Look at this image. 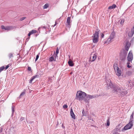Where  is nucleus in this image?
Returning a JSON list of instances; mask_svg holds the SVG:
<instances>
[{
	"mask_svg": "<svg viewBox=\"0 0 134 134\" xmlns=\"http://www.w3.org/2000/svg\"><path fill=\"white\" fill-rule=\"evenodd\" d=\"M39 77V75H35V76H33L31 78V79L29 81V83H31L32 82V81L35 78H38Z\"/></svg>",
	"mask_w": 134,
	"mask_h": 134,
	"instance_id": "nucleus-10",
	"label": "nucleus"
},
{
	"mask_svg": "<svg viewBox=\"0 0 134 134\" xmlns=\"http://www.w3.org/2000/svg\"><path fill=\"white\" fill-rule=\"evenodd\" d=\"M1 28L2 29H5V27L4 26L2 25L1 26Z\"/></svg>",
	"mask_w": 134,
	"mask_h": 134,
	"instance_id": "nucleus-41",
	"label": "nucleus"
},
{
	"mask_svg": "<svg viewBox=\"0 0 134 134\" xmlns=\"http://www.w3.org/2000/svg\"><path fill=\"white\" fill-rule=\"evenodd\" d=\"M9 64H8V65L6 66L5 67V70L7 69L9 67Z\"/></svg>",
	"mask_w": 134,
	"mask_h": 134,
	"instance_id": "nucleus-38",
	"label": "nucleus"
},
{
	"mask_svg": "<svg viewBox=\"0 0 134 134\" xmlns=\"http://www.w3.org/2000/svg\"><path fill=\"white\" fill-rule=\"evenodd\" d=\"M91 117L90 116H88V120H92V121H93V122H94V121L93 120V119H91Z\"/></svg>",
	"mask_w": 134,
	"mask_h": 134,
	"instance_id": "nucleus-39",
	"label": "nucleus"
},
{
	"mask_svg": "<svg viewBox=\"0 0 134 134\" xmlns=\"http://www.w3.org/2000/svg\"><path fill=\"white\" fill-rule=\"evenodd\" d=\"M82 116H86V113L85 112L84 109L82 110Z\"/></svg>",
	"mask_w": 134,
	"mask_h": 134,
	"instance_id": "nucleus-22",
	"label": "nucleus"
},
{
	"mask_svg": "<svg viewBox=\"0 0 134 134\" xmlns=\"http://www.w3.org/2000/svg\"><path fill=\"white\" fill-rule=\"evenodd\" d=\"M43 28H44V29H46V26H43Z\"/></svg>",
	"mask_w": 134,
	"mask_h": 134,
	"instance_id": "nucleus-51",
	"label": "nucleus"
},
{
	"mask_svg": "<svg viewBox=\"0 0 134 134\" xmlns=\"http://www.w3.org/2000/svg\"><path fill=\"white\" fill-rule=\"evenodd\" d=\"M116 7V5L115 4H113L112 6H110L108 7V9H111L115 8Z\"/></svg>",
	"mask_w": 134,
	"mask_h": 134,
	"instance_id": "nucleus-17",
	"label": "nucleus"
},
{
	"mask_svg": "<svg viewBox=\"0 0 134 134\" xmlns=\"http://www.w3.org/2000/svg\"><path fill=\"white\" fill-rule=\"evenodd\" d=\"M117 65L116 64H114V70L115 71L117 69H118L119 68L117 66Z\"/></svg>",
	"mask_w": 134,
	"mask_h": 134,
	"instance_id": "nucleus-23",
	"label": "nucleus"
},
{
	"mask_svg": "<svg viewBox=\"0 0 134 134\" xmlns=\"http://www.w3.org/2000/svg\"><path fill=\"white\" fill-rule=\"evenodd\" d=\"M115 32L113 31L110 34L109 37L112 39L114 38V36H115Z\"/></svg>",
	"mask_w": 134,
	"mask_h": 134,
	"instance_id": "nucleus-19",
	"label": "nucleus"
},
{
	"mask_svg": "<svg viewBox=\"0 0 134 134\" xmlns=\"http://www.w3.org/2000/svg\"><path fill=\"white\" fill-rule=\"evenodd\" d=\"M57 24V23L56 21L55 22V24L54 25V27Z\"/></svg>",
	"mask_w": 134,
	"mask_h": 134,
	"instance_id": "nucleus-48",
	"label": "nucleus"
},
{
	"mask_svg": "<svg viewBox=\"0 0 134 134\" xmlns=\"http://www.w3.org/2000/svg\"><path fill=\"white\" fill-rule=\"evenodd\" d=\"M54 54L53 55V56L54 58H55L56 59V57H58L57 54V56H56V54H55V51H54Z\"/></svg>",
	"mask_w": 134,
	"mask_h": 134,
	"instance_id": "nucleus-33",
	"label": "nucleus"
},
{
	"mask_svg": "<svg viewBox=\"0 0 134 134\" xmlns=\"http://www.w3.org/2000/svg\"><path fill=\"white\" fill-rule=\"evenodd\" d=\"M68 105L66 104H65L63 106V107L64 109H66L68 108Z\"/></svg>",
	"mask_w": 134,
	"mask_h": 134,
	"instance_id": "nucleus-36",
	"label": "nucleus"
},
{
	"mask_svg": "<svg viewBox=\"0 0 134 134\" xmlns=\"http://www.w3.org/2000/svg\"><path fill=\"white\" fill-rule=\"evenodd\" d=\"M131 81H128L127 82V84L129 86L130 85H129L130 83H131Z\"/></svg>",
	"mask_w": 134,
	"mask_h": 134,
	"instance_id": "nucleus-43",
	"label": "nucleus"
},
{
	"mask_svg": "<svg viewBox=\"0 0 134 134\" xmlns=\"http://www.w3.org/2000/svg\"><path fill=\"white\" fill-rule=\"evenodd\" d=\"M25 18H26V17H23L21 18L20 19V20L21 21L23 20H24Z\"/></svg>",
	"mask_w": 134,
	"mask_h": 134,
	"instance_id": "nucleus-37",
	"label": "nucleus"
},
{
	"mask_svg": "<svg viewBox=\"0 0 134 134\" xmlns=\"http://www.w3.org/2000/svg\"><path fill=\"white\" fill-rule=\"evenodd\" d=\"M86 94L85 92L78 91L76 94V98L80 101L83 100L86 96Z\"/></svg>",
	"mask_w": 134,
	"mask_h": 134,
	"instance_id": "nucleus-2",
	"label": "nucleus"
},
{
	"mask_svg": "<svg viewBox=\"0 0 134 134\" xmlns=\"http://www.w3.org/2000/svg\"><path fill=\"white\" fill-rule=\"evenodd\" d=\"M8 56L9 58H10L13 57V54L12 53H10L9 54H8Z\"/></svg>",
	"mask_w": 134,
	"mask_h": 134,
	"instance_id": "nucleus-26",
	"label": "nucleus"
},
{
	"mask_svg": "<svg viewBox=\"0 0 134 134\" xmlns=\"http://www.w3.org/2000/svg\"><path fill=\"white\" fill-rule=\"evenodd\" d=\"M30 38V36H29V37L26 39V40L27 41H28L29 40Z\"/></svg>",
	"mask_w": 134,
	"mask_h": 134,
	"instance_id": "nucleus-46",
	"label": "nucleus"
},
{
	"mask_svg": "<svg viewBox=\"0 0 134 134\" xmlns=\"http://www.w3.org/2000/svg\"><path fill=\"white\" fill-rule=\"evenodd\" d=\"M130 43L129 42H126V45L125 47V49L127 51H128L129 50V48L130 46Z\"/></svg>",
	"mask_w": 134,
	"mask_h": 134,
	"instance_id": "nucleus-8",
	"label": "nucleus"
},
{
	"mask_svg": "<svg viewBox=\"0 0 134 134\" xmlns=\"http://www.w3.org/2000/svg\"><path fill=\"white\" fill-rule=\"evenodd\" d=\"M116 70V75L118 76H120L121 74V70L119 69V68Z\"/></svg>",
	"mask_w": 134,
	"mask_h": 134,
	"instance_id": "nucleus-14",
	"label": "nucleus"
},
{
	"mask_svg": "<svg viewBox=\"0 0 134 134\" xmlns=\"http://www.w3.org/2000/svg\"><path fill=\"white\" fill-rule=\"evenodd\" d=\"M59 52V50L58 49V48H57V49H56V56H57V54H58V53Z\"/></svg>",
	"mask_w": 134,
	"mask_h": 134,
	"instance_id": "nucleus-34",
	"label": "nucleus"
},
{
	"mask_svg": "<svg viewBox=\"0 0 134 134\" xmlns=\"http://www.w3.org/2000/svg\"><path fill=\"white\" fill-rule=\"evenodd\" d=\"M88 96L90 99H92L96 97V96H92L90 95H88Z\"/></svg>",
	"mask_w": 134,
	"mask_h": 134,
	"instance_id": "nucleus-24",
	"label": "nucleus"
},
{
	"mask_svg": "<svg viewBox=\"0 0 134 134\" xmlns=\"http://www.w3.org/2000/svg\"><path fill=\"white\" fill-rule=\"evenodd\" d=\"M134 33V32H133V34Z\"/></svg>",
	"mask_w": 134,
	"mask_h": 134,
	"instance_id": "nucleus-54",
	"label": "nucleus"
},
{
	"mask_svg": "<svg viewBox=\"0 0 134 134\" xmlns=\"http://www.w3.org/2000/svg\"><path fill=\"white\" fill-rule=\"evenodd\" d=\"M127 93V92L126 91L124 90L123 89H121V91L119 92V94L122 96H124ZM121 97L122 96H121Z\"/></svg>",
	"mask_w": 134,
	"mask_h": 134,
	"instance_id": "nucleus-7",
	"label": "nucleus"
},
{
	"mask_svg": "<svg viewBox=\"0 0 134 134\" xmlns=\"http://www.w3.org/2000/svg\"><path fill=\"white\" fill-rule=\"evenodd\" d=\"M25 94V93L24 92H22L20 94V96L19 97V98H21V97L22 96H23Z\"/></svg>",
	"mask_w": 134,
	"mask_h": 134,
	"instance_id": "nucleus-32",
	"label": "nucleus"
},
{
	"mask_svg": "<svg viewBox=\"0 0 134 134\" xmlns=\"http://www.w3.org/2000/svg\"><path fill=\"white\" fill-rule=\"evenodd\" d=\"M109 119H108L107 120V126H108L110 125V122L109 121Z\"/></svg>",
	"mask_w": 134,
	"mask_h": 134,
	"instance_id": "nucleus-30",
	"label": "nucleus"
},
{
	"mask_svg": "<svg viewBox=\"0 0 134 134\" xmlns=\"http://www.w3.org/2000/svg\"><path fill=\"white\" fill-rule=\"evenodd\" d=\"M28 71H30L31 70V68L30 67H28Z\"/></svg>",
	"mask_w": 134,
	"mask_h": 134,
	"instance_id": "nucleus-42",
	"label": "nucleus"
},
{
	"mask_svg": "<svg viewBox=\"0 0 134 134\" xmlns=\"http://www.w3.org/2000/svg\"><path fill=\"white\" fill-rule=\"evenodd\" d=\"M133 124L131 122H129L125 125L124 128L122 130V131H124V130H126L131 129L133 126Z\"/></svg>",
	"mask_w": 134,
	"mask_h": 134,
	"instance_id": "nucleus-5",
	"label": "nucleus"
},
{
	"mask_svg": "<svg viewBox=\"0 0 134 134\" xmlns=\"http://www.w3.org/2000/svg\"><path fill=\"white\" fill-rule=\"evenodd\" d=\"M70 21H71V17H68L67 19L66 22L68 24L67 25H68V26H69L70 25Z\"/></svg>",
	"mask_w": 134,
	"mask_h": 134,
	"instance_id": "nucleus-13",
	"label": "nucleus"
},
{
	"mask_svg": "<svg viewBox=\"0 0 134 134\" xmlns=\"http://www.w3.org/2000/svg\"><path fill=\"white\" fill-rule=\"evenodd\" d=\"M127 52L124 51V52H121L120 54V59L121 61H124L126 58Z\"/></svg>",
	"mask_w": 134,
	"mask_h": 134,
	"instance_id": "nucleus-4",
	"label": "nucleus"
},
{
	"mask_svg": "<svg viewBox=\"0 0 134 134\" xmlns=\"http://www.w3.org/2000/svg\"><path fill=\"white\" fill-rule=\"evenodd\" d=\"M86 98L85 97L84 98V99H83L84 100V101L87 103H89V100H90V98H89L88 96V95H87V94H86Z\"/></svg>",
	"mask_w": 134,
	"mask_h": 134,
	"instance_id": "nucleus-9",
	"label": "nucleus"
},
{
	"mask_svg": "<svg viewBox=\"0 0 134 134\" xmlns=\"http://www.w3.org/2000/svg\"><path fill=\"white\" fill-rule=\"evenodd\" d=\"M104 34L103 33H102L101 34V37L103 38L104 37Z\"/></svg>",
	"mask_w": 134,
	"mask_h": 134,
	"instance_id": "nucleus-44",
	"label": "nucleus"
},
{
	"mask_svg": "<svg viewBox=\"0 0 134 134\" xmlns=\"http://www.w3.org/2000/svg\"><path fill=\"white\" fill-rule=\"evenodd\" d=\"M12 114H13L14 111V108L13 107H12Z\"/></svg>",
	"mask_w": 134,
	"mask_h": 134,
	"instance_id": "nucleus-40",
	"label": "nucleus"
},
{
	"mask_svg": "<svg viewBox=\"0 0 134 134\" xmlns=\"http://www.w3.org/2000/svg\"><path fill=\"white\" fill-rule=\"evenodd\" d=\"M37 31L36 30H33L29 32L28 34V36H30L31 35L35 33Z\"/></svg>",
	"mask_w": 134,
	"mask_h": 134,
	"instance_id": "nucleus-11",
	"label": "nucleus"
},
{
	"mask_svg": "<svg viewBox=\"0 0 134 134\" xmlns=\"http://www.w3.org/2000/svg\"><path fill=\"white\" fill-rule=\"evenodd\" d=\"M112 39H111V38L109 37V38H108L107 41L105 42V43H109V42H110V41Z\"/></svg>",
	"mask_w": 134,
	"mask_h": 134,
	"instance_id": "nucleus-27",
	"label": "nucleus"
},
{
	"mask_svg": "<svg viewBox=\"0 0 134 134\" xmlns=\"http://www.w3.org/2000/svg\"><path fill=\"white\" fill-rule=\"evenodd\" d=\"M2 129H0V132H2Z\"/></svg>",
	"mask_w": 134,
	"mask_h": 134,
	"instance_id": "nucleus-50",
	"label": "nucleus"
},
{
	"mask_svg": "<svg viewBox=\"0 0 134 134\" xmlns=\"http://www.w3.org/2000/svg\"><path fill=\"white\" fill-rule=\"evenodd\" d=\"M96 57L97 55L95 54H94L93 55V56L92 57V59L91 60V62L94 61L96 59Z\"/></svg>",
	"mask_w": 134,
	"mask_h": 134,
	"instance_id": "nucleus-21",
	"label": "nucleus"
},
{
	"mask_svg": "<svg viewBox=\"0 0 134 134\" xmlns=\"http://www.w3.org/2000/svg\"><path fill=\"white\" fill-rule=\"evenodd\" d=\"M133 112L132 113V114H131V116H130V121H129V122H131L132 124H133L132 121L133 120Z\"/></svg>",
	"mask_w": 134,
	"mask_h": 134,
	"instance_id": "nucleus-18",
	"label": "nucleus"
},
{
	"mask_svg": "<svg viewBox=\"0 0 134 134\" xmlns=\"http://www.w3.org/2000/svg\"><path fill=\"white\" fill-rule=\"evenodd\" d=\"M24 119H25V118H24L22 117V118H20V120L21 121H23V120H24Z\"/></svg>",
	"mask_w": 134,
	"mask_h": 134,
	"instance_id": "nucleus-45",
	"label": "nucleus"
},
{
	"mask_svg": "<svg viewBox=\"0 0 134 134\" xmlns=\"http://www.w3.org/2000/svg\"><path fill=\"white\" fill-rule=\"evenodd\" d=\"M130 62H128L127 63V66L128 68H130L131 67V66H130L129 64H130Z\"/></svg>",
	"mask_w": 134,
	"mask_h": 134,
	"instance_id": "nucleus-31",
	"label": "nucleus"
},
{
	"mask_svg": "<svg viewBox=\"0 0 134 134\" xmlns=\"http://www.w3.org/2000/svg\"><path fill=\"white\" fill-rule=\"evenodd\" d=\"M70 113L71 116L72 118L74 119H75V115L73 111V110L72 109H71Z\"/></svg>",
	"mask_w": 134,
	"mask_h": 134,
	"instance_id": "nucleus-12",
	"label": "nucleus"
},
{
	"mask_svg": "<svg viewBox=\"0 0 134 134\" xmlns=\"http://www.w3.org/2000/svg\"><path fill=\"white\" fill-rule=\"evenodd\" d=\"M124 21H125V20H124V19H121L119 21L118 24H120L121 25H123V23H124Z\"/></svg>",
	"mask_w": 134,
	"mask_h": 134,
	"instance_id": "nucleus-16",
	"label": "nucleus"
},
{
	"mask_svg": "<svg viewBox=\"0 0 134 134\" xmlns=\"http://www.w3.org/2000/svg\"><path fill=\"white\" fill-rule=\"evenodd\" d=\"M133 58V54L132 53L130 52L127 57V59L128 62H131L132 63V61Z\"/></svg>",
	"mask_w": 134,
	"mask_h": 134,
	"instance_id": "nucleus-6",
	"label": "nucleus"
},
{
	"mask_svg": "<svg viewBox=\"0 0 134 134\" xmlns=\"http://www.w3.org/2000/svg\"><path fill=\"white\" fill-rule=\"evenodd\" d=\"M131 72L130 71H128V74H129V75H130V74H131Z\"/></svg>",
	"mask_w": 134,
	"mask_h": 134,
	"instance_id": "nucleus-47",
	"label": "nucleus"
},
{
	"mask_svg": "<svg viewBox=\"0 0 134 134\" xmlns=\"http://www.w3.org/2000/svg\"><path fill=\"white\" fill-rule=\"evenodd\" d=\"M99 30L97 31H96L95 34L93 35V41L94 43H96L98 41L99 34Z\"/></svg>",
	"mask_w": 134,
	"mask_h": 134,
	"instance_id": "nucleus-3",
	"label": "nucleus"
},
{
	"mask_svg": "<svg viewBox=\"0 0 134 134\" xmlns=\"http://www.w3.org/2000/svg\"><path fill=\"white\" fill-rule=\"evenodd\" d=\"M48 7V4H46L44 5L43 7V8L44 9H46Z\"/></svg>",
	"mask_w": 134,
	"mask_h": 134,
	"instance_id": "nucleus-29",
	"label": "nucleus"
},
{
	"mask_svg": "<svg viewBox=\"0 0 134 134\" xmlns=\"http://www.w3.org/2000/svg\"><path fill=\"white\" fill-rule=\"evenodd\" d=\"M5 67L4 66H2L0 68V72H1L2 71H3Z\"/></svg>",
	"mask_w": 134,
	"mask_h": 134,
	"instance_id": "nucleus-28",
	"label": "nucleus"
},
{
	"mask_svg": "<svg viewBox=\"0 0 134 134\" xmlns=\"http://www.w3.org/2000/svg\"><path fill=\"white\" fill-rule=\"evenodd\" d=\"M130 86L132 87H133V84H132V85L131 84V83L130 84Z\"/></svg>",
	"mask_w": 134,
	"mask_h": 134,
	"instance_id": "nucleus-49",
	"label": "nucleus"
},
{
	"mask_svg": "<svg viewBox=\"0 0 134 134\" xmlns=\"http://www.w3.org/2000/svg\"><path fill=\"white\" fill-rule=\"evenodd\" d=\"M11 29V27L10 26H7L5 27V30H10Z\"/></svg>",
	"mask_w": 134,
	"mask_h": 134,
	"instance_id": "nucleus-25",
	"label": "nucleus"
},
{
	"mask_svg": "<svg viewBox=\"0 0 134 134\" xmlns=\"http://www.w3.org/2000/svg\"><path fill=\"white\" fill-rule=\"evenodd\" d=\"M91 126H93V125H91Z\"/></svg>",
	"mask_w": 134,
	"mask_h": 134,
	"instance_id": "nucleus-53",
	"label": "nucleus"
},
{
	"mask_svg": "<svg viewBox=\"0 0 134 134\" xmlns=\"http://www.w3.org/2000/svg\"><path fill=\"white\" fill-rule=\"evenodd\" d=\"M109 87L113 89V92L114 93L118 94L121 91L120 87L116 85L113 84L111 82L109 84Z\"/></svg>",
	"mask_w": 134,
	"mask_h": 134,
	"instance_id": "nucleus-1",
	"label": "nucleus"
},
{
	"mask_svg": "<svg viewBox=\"0 0 134 134\" xmlns=\"http://www.w3.org/2000/svg\"><path fill=\"white\" fill-rule=\"evenodd\" d=\"M39 57V55H38V54L36 56V58L35 60V62H36V61H37V59H38Z\"/></svg>",
	"mask_w": 134,
	"mask_h": 134,
	"instance_id": "nucleus-35",
	"label": "nucleus"
},
{
	"mask_svg": "<svg viewBox=\"0 0 134 134\" xmlns=\"http://www.w3.org/2000/svg\"><path fill=\"white\" fill-rule=\"evenodd\" d=\"M49 61L51 62H53V61H56L55 59L54 58L53 56L49 58Z\"/></svg>",
	"mask_w": 134,
	"mask_h": 134,
	"instance_id": "nucleus-20",
	"label": "nucleus"
},
{
	"mask_svg": "<svg viewBox=\"0 0 134 134\" xmlns=\"http://www.w3.org/2000/svg\"><path fill=\"white\" fill-rule=\"evenodd\" d=\"M68 63L69 66H74V63L70 59L69 60Z\"/></svg>",
	"mask_w": 134,
	"mask_h": 134,
	"instance_id": "nucleus-15",
	"label": "nucleus"
},
{
	"mask_svg": "<svg viewBox=\"0 0 134 134\" xmlns=\"http://www.w3.org/2000/svg\"><path fill=\"white\" fill-rule=\"evenodd\" d=\"M92 1V0H91V1L89 2V3H88V4H90L91 2Z\"/></svg>",
	"mask_w": 134,
	"mask_h": 134,
	"instance_id": "nucleus-52",
	"label": "nucleus"
}]
</instances>
